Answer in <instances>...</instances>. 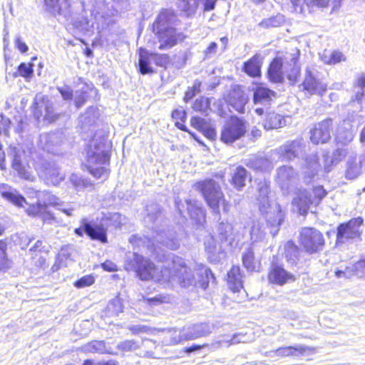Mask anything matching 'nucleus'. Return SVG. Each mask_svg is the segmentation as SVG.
Here are the masks:
<instances>
[{
  "instance_id": "nucleus-34",
  "label": "nucleus",
  "mask_w": 365,
  "mask_h": 365,
  "mask_svg": "<svg viewBox=\"0 0 365 365\" xmlns=\"http://www.w3.org/2000/svg\"><path fill=\"white\" fill-rule=\"evenodd\" d=\"M355 86L357 91L355 92L354 98L352 100L353 103H357L359 106L357 109L361 110L362 108L361 104L365 101V96L364 88H365V73H362L356 81Z\"/></svg>"
},
{
  "instance_id": "nucleus-49",
  "label": "nucleus",
  "mask_w": 365,
  "mask_h": 365,
  "mask_svg": "<svg viewBox=\"0 0 365 365\" xmlns=\"http://www.w3.org/2000/svg\"><path fill=\"white\" fill-rule=\"evenodd\" d=\"M265 236L264 229L258 222H255L250 230V238L252 242L262 241Z\"/></svg>"
},
{
  "instance_id": "nucleus-64",
  "label": "nucleus",
  "mask_w": 365,
  "mask_h": 365,
  "mask_svg": "<svg viewBox=\"0 0 365 365\" xmlns=\"http://www.w3.org/2000/svg\"><path fill=\"white\" fill-rule=\"evenodd\" d=\"M191 125L205 135V123L204 119L199 117H193L191 119Z\"/></svg>"
},
{
  "instance_id": "nucleus-56",
  "label": "nucleus",
  "mask_w": 365,
  "mask_h": 365,
  "mask_svg": "<svg viewBox=\"0 0 365 365\" xmlns=\"http://www.w3.org/2000/svg\"><path fill=\"white\" fill-rule=\"evenodd\" d=\"M152 60L156 66L165 68L170 61V58L168 54L152 52Z\"/></svg>"
},
{
  "instance_id": "nucleus-32",
  "label": "nucleus",
  "mask_w": 365,
  "mask_h": 365,
  "mask_svg": "<svg viewBox=\"0 0 365 365\" xmlns=\"http://www.w3.org/2000/svg\"><path fill=\"white\" fill-rule=\"evenodd\" d=\"M242 263L248 272H259L260 262L255 257L253 250L250 248L242 255Z\"/></svg>"
},
{
  "instance_id": "nucleus-42",
  "label": "nucleus",
  "mask_w": 365,
  "mask_h": 365,
  "mask_svg": "<svg viewBox=\"0 0 365 365\" xmlns=\"http://www.w3.org/2000/svg\"><path fill=\"white\" fill-rule=\"evenodd\" d=\"M347 152L346 149L344 148H338L336 150L331 159L329 160L327 157L324 160V169L327 172H329L331 170V167L333 165H336L339 163L342 159L346 155Z\"/></svg>"
},
{
  "instance_id": "nucleus-39",
  "label": "nucleus",
  "mask_w": 365,
  "mask_h": 365,
  "mask_svg": "<svg viewBox=\"0 0 365 365\" xmlns=\"http://www.w3.org/2000/svg\"><path fill=\"white\" fill-rule=\"evenodd\" d=\"M199 5V0H178V8L187 16L193 15Z\"/></svg>"
},
{
  "instance_id": "nucleus-50",
  "label": "nucleus",
  "mask_w": 365,
  "mask_h": 365,
  "mask_svg": "<svg viewBox=\"0 0 365 365\" xmlns=\"http://www.w3.org/2000/svg\"><path fill=\"white\" fill-rule=\"evenodd\" d=\"M247 341V338L246 335L239 333L234 334L230 339H223L217 341L219 346H229L232 344H236L238 343H246Z\"/></svg>"
},
{
  "instance_id": "nucleus-19",
  "label": "nucleus",
  "mask_w": 365,
  "mask_h": 365,
  "mask_svg": "<svg viewBox=\"0 0 365 365\" xmlns=\"http://www.w3.org/2000/svg\"><path fill=\"white\" fill-rule=\"evenodd\" d=\"M262 63L263 57L260 54L256 53L244 63L242 71L250 77H259Z\"/></svg>"
},
{
  "instance_id": "nucleus-31",
  "label": "nucleus",
  "mask_w": 365,
  "mask_h": 365,
  "mask_svg": "<svg viewBox=\"0 0 365 365\" xmlns=\"http://www.w3.org/2000/svg\"><path fill=\"white\" fill-rule=\"evenodd\" d=\"M129 242L135 247H140V248H146L148 250V252L152 254L155 252V247L153 242L146 236H141L139 235H133L130 239Z\"/></svg>"
},
{
  "instance_id": "nucleus-8",
  "label": "nucleus",
  "mask_w": 365,
  "mask_h": 365,
  "mask_svg": "<svg viewBox=\"0 0 365 365\" xmlns=\"http://www.w3.org/2000/svg\"><path fill=\"white\" fill-rule=\"evenodd\" d=\"M245 132L244 121L237 117H231L222 130L221 140L226 143H231L243 136Z\"/></svg>"
},
{
  "instance_id": "nucleus-35",
  "label": "nucleus",
  "mask_w": 365,
  "mask_h": 365,
  "mask_svg": "<svg viewBox=\"0 0 365 365\" xmlns=\"http://www.w3.org/2000/svg\"><path fill=\"white\" fill-rule=\"evenodd\" d=\"M186 203L187 205V210L190 216L192 219H195L197 223H199L201 219H202L203 221L205 220V214L197 201L188 200H186Z\"/></svg>"
},
{
  "instance_id": "nucleus-15",
  "label": "nucleus",
  "mask_w": 365,
  "mask_h": 365,
  "mask_svg": "<svg viewBox=\"0 0 365 365\" xmlns=\"http://www.w3.org/2000/svg\"><path fill=\"white\" fill-rule=\"evenodd\" d=\"M0 195L4 199L16 207H22L27 204L25 197L16 189L9 185H0Z\"/></svg>"
},
{
  "instance_id": "nucleus-5",
  "label": "nucleus",
  "mask_w": 365,
  "mask_h": 365,
  "mask_svg": "<svg viewBox=\"0 0 365 365\" xmlns=\"http://www.w3.org/2000/svg\"><path fill=\"white\" fill-rule=\"evenodd\" d=\"M207 205L218 219L221 215H227L230 209V204L225 200L220 185L212 180H207Z\"/></svg>"
},
{
  "instance_id": "nucleus-22",
  "label": "nucleus",
  "mask_w": 365,
  "mask_h": 365,
  "mask_svg": "<svg viewBox=\"0 0 365 365\" xmlns=\"http://www.w3.org/2000/svg\"><path fill=\"white\" fill-rule=\"evenodd\" d=\"M354 138L352 125L349 120H344L336 130V140L341 144H347Z\"/></svg>"
},
{
  "instance_id": "nucleus-1",
  "label": "nucleus",
  "mask_w": 365,
  "mask_h": 365,
  "mask_svg": "<svg viewBox=\"0 0 365 365\" xmlns=\"http://www.w3.org/2000/svg\"><path fill=\"white\" fill-rule=\"evenodd\" d=\"M125 269L133 270L141 280L153 279L160 283L172 282L180 287L189 288L191 286L205 289L203 266L197 270L196 277L190 272L184 260L179 257L172 259L171 267H157L150 259L133 252L127 255Z\"/></svg>"
},
{
  "instance_id": "nucleus-62",
  "label": "nucleus",
  "mask_w": 365,
  "mask_h": 365,
  "mask_svg": "<svg viewBox=\"0 0 365 365\" xmlns=\"http://www.w3.org/2000/svg\"><path fill=\"white\" fill-rule=\"evenodd\" d=\"M94 277L92 275H86L75 282V286L78 288H82L91 286L94 283Z\"/></svg>"
},
{
  "instance_id": "nucleus-44",
  "label": "nucleus",
  "mask_w": 365,
  "mask_h": 365,
  "mask_svg": "<svg viewBox=\"0 0 365 365\" xmlns=\"http://www.w3.org/2000/svg\"><path fill=\"white\" fill-rule=\"evenodd\" d=\"M299 55L300 52L299 50H297L294 53L292 54L291 66H292V68L290 73L287 74V78L291 81L292 83L296 82L297 78L299 74L300 67L297 64Z\"/></svg>"
},
{
  "instance_id": "nucleus-18",
  "label": "nucleus",
  "mask_w": 365,
  "mask_h": 365,
  "mask_svg": "<svg viewBox=\"0 0 365 365\" xmlns=\"http://www.w3.org/2000/svg\"><path fill=\"white\" fill-rule=\"evenodd\" d=\"M61 142V133L58 132L42 133L39 137L40 146L48 153H54L56 152L55 147L59 145Z\"/></svg>"
},
{
  "instance_id": "nucleus-55",
  "label": "nucleus",
  "mask_w": 365,
  "mask_h": 365,
  "mask_svg": "<svg viewBox=\"0 0 365 365\" xmlns=\"http://www.w3.org/2000/svg\"><path fill=\"white\" fill-rule=\"evenodd\" d=\"M19 76L28 78H31L34 73V64L31 63H21L18 67Z\"/></svg>"
},
{
  "instance_id": "nucleus-25",
  "label": "nucleus",
  "mask_w": 365,
  "mask_h": 365,
  "mask_svg": "<svg viewBox=\"0 0 365 365\" xmlns=\"http://www.w3.org/2000/svg\"><path fill=\"white\" fill-rule=\"evenodd\" d=\"M227 285L233 293L239 292L242 289V274L238 266H233L227 273Z\"/></svg>"
},
{
  "instance_id": "nucleus-27",
  "label": "nucleus",
  "mask_w": 365,
  "mask_h": 365,
  "mask_svg": "<svg viewBox=\"0 0 365 365\" xmlns=\"http://www.w3.org/2000/svg\"><path fill=\"white\" fill-rule=\"evenodd\" d=\"M152 52L147 49L140 48L139 49V71L141 74L145 75L155 72L151 66Z\"/></svg>"
},
{
  "instance_id": "nucleus-61",
  "label": "nucleus",
  "mask_w": 365,
  "mask_h": 365,
  "mask_svg": "<svg viewBox=\"0 0 365 365\" xmlns=\"http://www.w3.org/2000/svg\"><path fill=\"white\" fill-rule=\"evenodd\" d=\"M313 196L312 195V199L315 205H318L322 199L326 195L327 192L324 189L322 186L315 187L313 189Z\"/></svg>"
},
{
  "instance_id": "nucleus-21",
  "label": "nucleus",
  "mask_w": 365,
  "mask_h": 365,
  "mask_svg": "<svg viewBox=\"0 0 365 365\" xmlns=\"http://www.w3.org/2000/svg\"><path fill=\"white\" fill-rule=\"evenodd\" d=\"M253 91V101L255 104H268L276 96V93L274 91L263 86L262 85L257 86Z\"/></svg>"
},
{
  "instance_id": "nucleus-60",
  "label": "nucleus",
  "mask_w": 365,
  "mask_h": 365,
  "mask_svg": "<svg viewBox=\"0 0 365 365\" xmlns=\"http://www.w3.org/2000/svg\"><path fill=\"white\" fill-rule=\"evenodd\" d=\"M7 246L6 242L0 241V269L7 267L8 259L6 256Z\"/></svg>"
},
{
  "instance_id": "nucleus-43",
  "label": "nucleus",
  "mask_w": 365,
  "mask_h": 365,
  "mask_svg": "<svg viewBox=\"0 0 365 365\" xmlns=\"http://www.w3.org/2000/svg\"><path fill=\"white\" fill-rule=\"evenodd\" d=\"M247 170L242 167H237L235 169L232 178V184L238 190L242 189L245 185V181L247 177Z\"/></svg>"
},
{
  "instance_id": "nucleus-6",
  "label": "nucleus",
  "mask_w": 365,
  "mask_h": 365,
  "mask_svg": "<svg viewBox=\"0 0 365 365\" xmlns=\"http://www.w3.org/2000/svg\"><path fill=\"white\" fill-rule=\"evenodd\" d=\"M299 243L310 254L323 250L325 240L322 233L313 227H304L300 231Z\"/></svg>"
},
{
  "instance_id": "nucleus-29",
  "label": "nucleus",
  "mask_w": 365,
  "mask_h": 365,
  "mask_svg": "<svg viewBox=\"0 0 365 365\" xmlns=\"http://www.w3.org/2000/svg\"><path fill=\"white\" fill-rule=\"evenodd\" d=\"M215 237L220 242L234 240L233 227L227 222H220L216 227Z\"/></svg>"
},
{
  "instance_id": "nucleus-13",
  "label": "nucleus",
  "mask_w": 365,
  "mask_h": 365,
  "mask_svg": "<svg viewBox=\"0 0 365 365\" xmlns=\"http://www.w3.org/2000/svg\"><path fill=\"white\" fill-rule=\"evenodd\" d=\"M227 103L239 113L245 112L247 97L240 86L233 87L225 98Z\"/></svg>"
},
{
  "instance_id": "nucleus-48",
  "label": "nucleus",
  "mask_w": 365,
  "mask_h": 365,
  "mask_svg": "<svg viewBox=\"0 0 365 365\" xmlns=\"http://www.w3.org/2000/svg\"><path fill=\"white\" fill-rule=\"evenodd\" d=\"M284 16L282 14H277L275 16L265 19L262 21L259 26L263 28L277 27L284 23Z\"/></svg>"
},
{
  "instance_id": "nucleus-53",
  "label": "nucleus",
  "mask_w": 365,
  "mask_h": 365,
  "mask_svg": "<svg viewBox=\"0 0 365 365\" xmlns=\"http://www.w3.org/2000/svg\"><path fill=\"white\" fill-rule=\"evenodd\" d=\"M107 309L112 314L118 315L123 312L121 298H113L107 306Z\"/></svg>"
},
{
  "instance_id": "nucleus-17",
  "label": "nucleus",
  "mask_w": 365,
  "mask_h": 365,
  "mask_svg": "<svg viewBox=\"0 0 365 365\" xmlns=\"http://www.w3.org/2000/svg\"><path fill=\"white\" fill-rule=\"evenodd\" d=\"M292 204L298 212L302 215L307 213L311 205H314L312 195L306 190L298 191L297 196L293 199Z\"/></svg>"
},
{
  "instance_id": "nucleus-59",
  "label": "nucleus",
  "mask_w": 365,
  "mask_h": 365,
  "mask_svg": "<svg viewBox=\"0 0 365 365\" xmlns=\"http://www.w3.org/2000/svg\"><path fill=\"white\" fill-rule=\"evenodd\" d=\"M334 275L338 279H349L354 276L351 267H346L344 269H336Z\"/></svg>"
},
{
  "instance_id": "nucleus-41",
  "label": "nucleus",
  "mask_w": 365,
  "mask_h": 365,
  "mask_svg": "<svg viewBox=\"0 0 365 365\" xmlns=\"http://www.w3.org/2000/svg\"><path fill=\"white\" fill-rule=\"evenodd\" d=\"M306 350L305 346L299 344L294 346L279 348L276 350V354L279 356H297L303 354Z\"/></svg>"
},
{
  "instance_id": "nucleus-24",
  "label": "nucleus",
  "mask_w": 365,
  "mask_h": 365,
  "mask_svg": "<svg viewBox=\"0 0 365 365\" xmlns=\"http://www.w3.org/2000/svg\"><path fill=\"white\" fill-rule=\"evenodd\" d=\"M283 62L280 58H275L271 62L267 76L270 81L272 83H282L284 80V75L282 72Z\"/></svg>"
},
{
  "instance_id": "nucleus-3",
  "label": "nucleus",
  "mask_w": 365,
  "mask_h": 365,
  "mask_svg": "<svg viewBox=\"0 0 365 365\" xmlns=\"http://www.w3.org/2000/svg\"><path fill=\"white\" fill-rule=\"evenodd\" d=\"M176 16L173 11L165 9L159 14L153 24V31L158 38L159 50L169 49L183 38L182 34L174 28Z\"/></svg>"
},
{
  "instance_id": "nucleus-4",
  "label": "nucleus",
  "mask_w": 365,
  "mask_h": 365,
  "mask_svg": "<svg viewBox=\"0 0 365 365\" xmlns=\"http://www.w3.org/2000/svg\"><path fill=\"white\" fill-rule=\"evenodd\" d=\"M257 201L260 212L265 215V219L271 226H279L283 219L279 205L277 202H270L268 194L269 192V185L265 182H260L258 185Z\"/></svg>"
},
{
  "instance_id": "nucleus-57",
  "label": "nucleus",
  "mask_w": 365,
  "mask_h": 365,
  "mask_svg": "<svg viewBox=\"0 0 365 365\" xmlns=\"http://www.w3.org/2000/svg\"><path fill=\"white\" fill-rule=\"evenodd\" d=\"M70 181L77 189L87 187L91 185L88 180L82 178L76 174H72L71 175Z\"/></svg>"
},
{
  "instance_id": "nucleus-37",
  "label": "nucleus",
  "mask_w": 365,
  "mask_h": 365,
  "mask_svg": "<svg viewBox=\"0 0 365 365\" xmlns=\"http://www.w3.org/2000/svg\"><path fill=\"white\" fill-rule=\"evenodd\" d=\"M296 173L292 167L282 166L277 170V182L282 185H286L289 182L294 178Z\"/></svg>"
},
{
  "instance_id": "nucleus-46",
  "label": "nucleus",
  "mask_w": 365,
  "mask_h": 365,
  "mask_svg": "<svg viewBox=\"0 0 365 365\" xmlns=\"http://www.w3.org/2000/svg\"><path fill=\"white\" fill-rule=\"evenodd\" d=\"M88 91H92V88L88 85H83L80 90L75 91L74 102L76 106L78 108L81 107L88 98Z\"/></svg>"
},
{
  "instance_id": "nucleus-58",
  "label": "nucleus",
  "mask_w": 365,
  "mask_h": 365,
  "mask_svg": "<svg viewBox=\"0 0 365 365\" xmlns=\"http://www.w3.org/2000/svg\"><path fill=\"white\" fill-rule=\"evenodd\" d=\"M44 211L45 209L43 207V205L41 203L39 199H38L36 205H30L26 209V212L30 216L41 215Z\"/></svg>"
},
{
  "instance_id": "nucleus-9",
  "label": "nucleus",
  "mask_w": 365,
  "mask_h": 365,
  "mask_svg": "<svg viewBox=\"0 0 365 365\" xmlns=\"http://www.w3.org/2000/svg\"><path fill=\"white\" fill-rule=\"evenodd\" d=\"M75 234L82 237L85 232L91 239L98 240L103 243L107 242L106 230L102 225L88 222L86 219L81 220V227L76 228Z\"/></svg>"
},
{
  "instance_id": "nucleus-12",
  "label": "nucleus",
  "mask_w": 365,
  "mask_h": 365,
  "mask_svg": "<svg viewBox=\"0 0 365 365\" xmlns=\"http://www.w3.org/2000/svg\"><path fill=\"white\" fill-rule=\"evenodd\" d=\"M332 125V120L327 118L319 122L310 130V139L314 144L325 143L331 138L330 130Z\"/></svg>"
},
{
  "instance_id": "nucleus-52",
  "label": "nucleus",
  "mask_w": 365,
  "mask_h": 365,
  "mask_svg": "<svg viewBox=\"0 0 365 365\" xmlns=\"http://www.w3.org/2000/svg\"><path fill=\"white\" fill-rule=\"evenodd\" d=\"M172 117L176 120L175 125L182 130H186V127L183 125L186 119V112L183 109H176L173 111Z\"/></svg>"
},
{
  "instance_id": "nucleus-36",
  "label": "nucleus",
  "mask_w": 365,
  "mask_h": 365,
  "mask_svg": "<svg viewBox=\"0 0 365 365\" xmlns=\"http://www.w3.org/2000/svg\"><path fill=\"white\" fill-rule=\"evenodd\" d=\"M12 168L18 173L19 175L21 178L30 181H34L35 180V176L29 169L22 165L20 157L17 155H14Z\"/></svg>"
},
{
  "instance_id": "nucleus-54",
  "label": "nucleus",
  "mask_w": 365,
  "mask_h": 365,
  "mask_svg": "<svg viewBox=\"0 0 365 365\" xmlns=\"http://www.w3.org/2000/svg\"><path fill=\"white\" fill-rule=\"evenodd\" d=\"M354 274L359 277H365V255H361V259L351 266Z\"/></svg>"
},
{
  "instance_id": "nucleus-63",
  "label": "nucleus",
  "mask_w": 365,
  "mask_h": 365,
  "mask_svg": "<svg viewBox=\"0 0 365 365\" xmlns=\"http://www.w3.org/2000/svg\"><path fill=\"white\" fill-rule=\"evenodd\" d=\"M41 217L44 223L49 225H58L61 223V221L57 219L53 213L46 212V210L42 212Z\"/></svg>"
},
{
  "instance_id": "nucleus-51",
  "label": "nucleus",
  "mask_w": 365,
  "mask_h": 365,
  "mask_svg": "<svg viewBox=\"0 0 365 365\" xmlns=\"http://www.w3.org/2000/svg\"><path fill=\"white\" fill-rule=\"evenodd\" d=\"M141 345L133 339H127L120 341L117 345V349L123 352L133 351L138 349Z\"/></svg>"
},
{
  "instance_id": "nucleus-7",
  "label": "nucleus",
  "mask_w": 365,
  "mask_h": 365,
  "mask_svg": "<svg viewBox=\"0 0 365 365\" xmlns=\"http://www.w3.org/2000/svg\"><path fill=\"white\" fill-rule=\"evenodd\" d=\"M363 222V219L359 217L350 220L347 223L340 224L337 227L336 243H344L349 240L361 239L362 232L360 230V227Z\"/></svg>"
},
{
  "instance_id": "nucleus-2",
  "label": "nucleus",
  "mask_w": 365,
  "mask_h": 365,
  "mask_svg": "<svg viewBox=\"0 0 365 365\" xmlns=\"http://www.w3.org/2000/svg\"><path fill=\"white\" fill-rule=\"evenodd\" d=\"M98 112L94 107H89L84 114L79 118L81 133L86 140L91 138V143L88 150V170L96 179L106 180L110 173L108 168L109 165V150L110 144L103 135H93L95 123L98 118Z\"/></svg>"
},
{
  "instance_id": "nucleus-30",
  "label": "nucleus",
  "mask_w": 365,
  "mask_h": 365,
  "mask_svg": "<svg viewBox=\"0 0 365 365\" xmlns=\"http://www.w3.org/2000/svg\"><path fill=\"white\" fill-rule=\"evenodd\" d=\"M43 175L47 181L53 185H58L64 179V175L60 173L58 168L55 165L48 164L46 168Z\"/></svg>"
},
{
  "instance_id": "nucleus-47",
  "label": "nucleus",
  "mask_w": 365,
  "mask_h": 365,
  "mask_svg": "<svg viewBox=\"0 0 365 365\" xmlns=\"http://www.w3.org/2000/svg\"><path fill=\"white\" fill-rule=\"evenodd\" d=\"M287 260L291 263L295 262L298 256V248L292 241H288L284 246Z\"/></svg>"
},
{
  "instance_id": "nucleus-11",
  "label": "nucleus",
  "mask_w": 365,
  "mask_h": 365,
  "mask_svg": "<svg viewBox=\"0 0 365 365\" xmlns=\"http://www.w3.org/2000/svg\"><path fill=\"white\" fill-rule=\"evenodd\" d=\"M304 144L301 140L287 141L277 149L276 153L282 160H291L299 158L304 152Z\"/></svg>"
},
{
  "instance_id": "nucleus-26",
  "label": "nucleus",
  "mask_w": 365,
  "mask_h": 365,
  "mask_svg": "<svg viewBox=\"0 0 365 365\" xmlns=\"http://www.w3.org/2000/svg\"><path fill=\"white\" fill-rule=\"evenodd\" d=\"M44 2L53 14L65 17L70 15V4L68 0H44Z\"/></svg>"
},
{
  "instance_id": "nucleus-33",
  "label": "nucleus",
  "mask_w": 365,
  "mask_h": 365,
  "mask_svg": "<svg viewBox=\"0 0 365 365\" xmlns=\"http://www.w3.org/2000/svg\"><path fill=\"white\" fill-rule=\"evenodd\" d=\"M306 170L304 171L305 181L309 182L319 170V164L316 155H312L306 158Z\"/></svg>"
},
{
  "instance_id": "nucleus-10",
  "label": "nucleus",
  "mask_w": 365,
  "mask_h": 365,
  "mask_svg": "<svg viewBox=\"0 0 365 365\" xmlns=\"http://www.w3.org/2000/svg\"><path fill=\"white\" fill-rule=\"evenodd\" d=\"M303 91L309 95L323 96L327 89V85L309 70H306L304 81L299 86Z\"/></svg>"
},
{
  "instance_id": "nucleus-23",
  "label": "nucleus",
  "mask_w": 365,
  "mask_h": 365,
  "mask_svg": "<svg viewBox=\"0 0 365 365\" xmlns=\"http://www.w3.org/2000/svg\"><path fill=\"white\" fill-rule=\"evenodd\" d=\"M202 325L195 324L187 329L183 328L178 336L173 337V344H178L184 340L192 339L202 335Z\"/></svg>"
},
{
  "instance_id": "nucleus-20",
  "label": "nucleus",
  "mask_w": 365,
  "mask_h": 365,
  "mask_svg": "<svg viewBox=\"0 0 365 365\" xmlns=\"http://www.w3.org/2000/svg\"><path fill=\"white\" fill-rule=\"evenodd\" d=\"M154 238L155 242L170 250H176L180 245L175 234L170 230L158 232Z\"/></svg>"
},
{
  "instance_id": "nucleus-45",
  "label": "nucleus",
  "mask_w": 365,
  "mask_h": 365,
  "mask_svg": "<svg viewBox=\"0 0 365 365\" xmlns=\"http://www.w3.org/2000/svg\"><path fill=\"white\" fill-rule=\"evenodd\" d=\"M82 350L86 353L103 354L106 351V344L103 341H92L83 345Z\"/></svg>"
},
{
  "instance_id": "nucleus-14",
  "label": "nucleus",
  "mask_w": 365,
  "mask_h": 365,
  "mask_svg": "<svg viewBox=\"0 0 365 365\" xmlns=\"http://www.w3.org/2000/svg\"><path fill=\"white\" fill-rule=\"evenodd\" d=\"M268 279L270 282L283 285L287 282L294 281V276L287 272L281 265L272 262Z\"/></svg>"
},
{
  "instance_id": "nucleus-40",
  "label": "nucleus",
  "mask_w": 365,
  "mask_h": 365,
  "mask_svg": "<svg viewBox=\"0 0 365 365\" xmlns=\"http://www.w3.org/2000/svg\"><path fill=\"white\" fill-rule=\"evenodd\" d=\"M128 329L132 332L133 334H135V335L140 334L141 333H146L148 334H155L156 331H164L166 330H168L169 332H170L173 330L175 331V332H176L175 329H160L152 328L150 327L143 325V324L130 325V326L128 327Z\"/></svg>"
},
{
  "instance_id": "nucleus-16",
  "label": "nucleus",
  "mask_w": 365,
  "mask_h": 365,
  "mask_svg": "<svg viewBox=\"0 0 365 365\" xmlns=\"http://www.w3.org/2000/svg\"><path fill=\"white\" fill-rule=\"evenodd\" d=\"M365 167V157L351 155L346 163L345 177L349 180L356 179L362 172V168Z\"/></svg>"
},
{
  "instance_id": "nucleus-38",
  "label": "nucleus",
  "mask_w": 365,
  "mask_h": 365,
  "mask_svg": "<svg viewBox=\"0 0 365 365\" xmlns=\"http://www.w3.org/2000/svg\"><path fill=\"white\" fill-rule=\"evenodd\" d=\"M35 194L36 197L39 199L43 205L45 210L48 205L55 206L57 207V206L60 205V200L48 191H36Z\"/></svg>"
},
{
  "instance_id": "nucleus-28",
  "label": "nucleus",
  "mask_w": 365,
  "mask_h": 365,
  "mask_svg": "<svg viewBox=\"0 0 365 365\" xmlns=\"http://www.w3.org/2000/svg\"><path fill=\"white\" fill-rule=\"evenodd\" d=\"M262 124L267 130L278 129L286 125V119L284 116L275 112H269L266 114Z\"/></svg>"
}]
</instances>
